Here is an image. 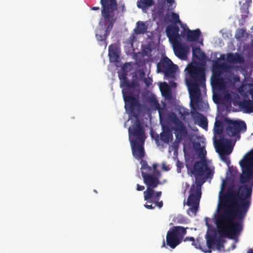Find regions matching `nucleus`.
Listing matches in <instances>:
<instances>
[{
  "mask_svg": "<svg viewBox=\"0 0 253 253\" xmlns=\"http://www.w3.org/2000/svg\"><path fill=\"white\" fill-rule=\"evenodd\" d=\"M166 9L165 2L163 3H159L157 5V12L160 16L163 15Z\"/></svg>",
  "mask_w": 253,
  "mask_h": 253,
  "instance_id": "nucleus-34",
  "label": "nucleus"
},
{
  "mask_svg": "<svg viewBox=\"0 0 253 253\" xmlns=\"http://www.w3.org/2000/svg\"><path fill=\"white\" fill-rule=\"evenodd\" d=\"M242 173L240 175V182H247L250 178L253 170V149L247 153L240 161Z\"/></svg>",
  "mask_w": 253,
  "mask_h": 253,
  "instance_id": "nucleus-7",
  "label": "nucleus"
},
{
  "mask_svg": "<svg viewBox=\"0 0 253 253\" xmlns=\"http://www.w3.org/2000/svg\"><path fill=\"white\" fill-rule=\"evenodd\" d=\"M147 26L142 21H138L136 23L134 32L136 35L143 34L147 31Z\"/></svg>",
  "mask_w": 253,
  "mask_h": 253,
  "instance_id": "nucleus-28",
  "label": "nucleus"
},
{
  "mask_svg": "<svg viewBox=\"0 0 253 253\" xmlns=\"http://www.w3.org/2000/svg\"><path fill=\"white\" fill-rule=\"evenodd\" d=\"M191 115L196 123L202 128L207 129L208 122L207 118L201 113L196 111L191 112Z\"/></svg>",
  "mask_w": 253,
  "mask_h": 253,
  "instance_id": "nucleus-18",
  "label": "nucleus"
},
{
  "mask_svg": "<svg viewBox=\"0 0 253 253\" xmlns=\"http://www.w3.org/2000/svg\"><path fill=\"white\" fill-rule=\"evenodd\" d=\"M208 217H206V225L208 226H209V225L207 222V220H208Z\"/></svg>",
  "mask_w": 253,
  "mask_h": 253,
  "instance_id": "nucleus-58",
  "label": "nucleus"
},
{
  "mask_svg": "<svg viewBox=\"0 0 253 253\" xmlns=\"http://www.w3.org/2000/svg\"><path fill=\"white\" fill-rule=\"evenodd\" d=\"M184 242H186V241H191V242H193V244H195V239L194 237H186L184 239Z\"/></svg>",
  "mask_w": 253,
  "mask_h": 253,
  "instance_id": "nucleus-49",
  "label": "nucleus"
},
{
  "mask_svg": "<svg viewBox=\"0 0 253 253\" xmlns=\"http://www.w3.org/2000/svg\"><path fill=\"white\" fill-rule=\"evenodd\" d=\"M177 69V66L167 57L163 58L157 65V72L163 73L165 77L168 78L174 77Z\"/></svg>",
  "mask_w": 253,
  "mask_h": 253,
  "instance_id": "nucleus-9",
  "label": "nucleus"
},
{
  "mask_svg": "<svg viewBox=\"0 0 253 253\" xmlns=\"http://www.w3.org/2000/svg\"><path fill=\"white\" fill-rule=\"evenodd\" d=\"M99 9H100V8L98 6H94V7H92L91 8V9L92 10H99Z\"/></svg>",
  "mask_w": 253,
  "mask_h": 253,
  "instance_id": "nucleus-55",
  "label": "nucleus"
},
{
  "mask_svg": "<svg viewBox=\"0 0 253 253\" xmlns=\"http://www.w3.org/2000/svg\"><path fill=\"white\" fill-rule=\"evenodd\" d=\"M188 171L194 176L205 175L206 178L213 175L212 171L205 161H199L195 163L193 168H187Z\"/></svg>",
  "mask_w": 253,
  "mask_h": 253,
  "instance_id": "nucleus-11",
  "label": "nucleus"
},
{
  "mask_svg": "<svg viewBox=\"0 0 253 253\" xmlns=\"http://www.w3.org/2000/svg\"><path fill=\"white\" fill-rule=\"evenodd\" d=\"M163 169L166 170V171H168L169 170V168H168L167 166H166L165 165H163V168H162Z\"/></svg>",
  "mask_w": 253,
  "mask_h": 253,
  "instance_id": "nucleus-54",
  "label": "nucleus"
},
{
  "mask_svg": "<svg viewBox=\"0 0 253 253\" xmlns=\"http://www.w3.org/2000/svg\"><path fill=\"white\" fill-rule=\"evenodd\" d=\"M130 144L134 157L137 160H141V161L143 160L145 155L143 144L136 140H130Z\"/></svg>",
  "mask_w": 253,
  "mask_h": 253,
  "instance_id": "nucleus-15",
  "label": "nucleus"
},
{
  "mask_svg": "<svg viewBox=\"0 0 253 253\" xmlns=\"http://www.w3.org/2000/svg\"><path fill=\"white\" fill-rule=\"evenodd\" d=\"M181 27L183 28V30L181 32L180 37H182V38H184L185 37H186V32L187 31V27H185L183 25H181Z\"/></svg>",
  "mask_w": 253,
  "mask_h": 253,
  "instance_id": "nucleus-43",
  "label": "nucleus"
},
{
  "mask_svg": "<svg viewBox=\"0 0 253 253\" xmlns=\"http://www.w3.org/2000/svg\"><path fill=\"white\" fill-rule=\"evenodd\" d=\"M192 245L194 246L196 249H201V245H200V240L199 238H197L196 241H195V244L192 242Z\"/></svg>",
  "mask_w": 253,
  "mask_h": 253,
  "instance_id": "nucleus-46",
  "label": "nucleus"
},
{
  "mask_svg": "<svg viewBox=\"0 0 253 253\" xmlns=\"http://www.w3.org/2000/svg\"><path fill=\"white\" fill-rule=\"evenodd\" d=\"M246 93L250 95L253 100V84H248L245 86Z\"/></svg>",
  "mask_w": 253,
  "mask_h": 253,
  "instance_id": "nucleus-35",
  "label": "nucleus"
},
{
  "mask_svg": "<svg viewBox=\"0 0 253 253\" xmlns=\"http://www.w3.org/2000/svg\"><path fill=\"white\" fill-rule=\"evenodd\" d=\"M175 149H177V147H178V143L177 142H174L173 143V146H172Z\"/></svg>",
  "mask_w": 253,
  "mask_h": 253,
  "instance_id": "nucleus-56",
  "label": "nucleus"
},
{
  "mask_svg": "<svg viewBox=\"0 0 253 253\" xmlns=\"http://www.w3.org/2000/svg\"><path fill=\"white\" fill-rule=\"evenodd\" d=\"M247 126L244 121H237L229 120L227 121L225 131L229 136H235L241 131H245Z\"/></svg>",
  "mask_w": 253,
  "mask_h": 253,
  "instance_id": "nucleus-14",
  "label": "nucleus"
},
{
  "mask_svg": "<svg viewBox=\"0 0 253 253\" xmlns=\"http://www.w3.org/2000/svg\"><path fill=\"white\" fill-rule=\"evenodd\" d=\"M168 119L174 126L175 135L176 138L180 141L187 134L186 127L183 123L177 117L176 115L172 112L169 114Z\"/></svg>",
  "mask_w": 253,
  "mask_h": 253,
  "instance_id": "nucleus-10",
  "label": "nucleus"
},
{
  "mask_svg": "<svg viewBox=\"0 0 253 253\" xmlns=\"http://www.w3.org/2000/svg\"><path fill=\"white\" fill-rule=\"evenodd\" d=\"M144 207L149 210H153L155 208V206H153L152 205H148V204H145Z\"/></svg>",
  "mask_w": 253,
  "mask_h": 253,
  "instance_id": "nucleus-52",
  "label": "nucleus"
},
{
  "mask_svg": "<svg viewBox=\"0 0 253 253\" xmlns=\"http://www.w3.org/2000/svg\"><path fill=\"white\" fill-rule=\"evenodd\" d=\"M100 3L101 17L99 24L104 29L105 33L103 35L102 33H96L95 36L97 40L101 42L100 44L105 48L107 45V38L118 19V5L116 0H100Z\"/></svg>",
  "mask_w": 253,
  "mask_h": 253,
  "instance_id": "nucleus-3",
  "label": "nucleus"
},
{
  "mask_svg": "<svg viewBox=\"0 0 253 253\" xmlns=\"http://www.w3.org/2000/svg\"><path fill=\"white\" fill-rule=\"evenodd\" d=\"M166 1L168 10H172L175 7V2L174 0H165Z\"/></svg>",
  "mask_w": 253,
  "mask_h": 253,
  "instance_id": "nucleus-38",
  "label": "nucleus"
},
{
  "mask_svg": "<svg viewBox=\"0 0 253 253\" xmlns=\"http://www.w3.org/2000/svg\"><path fill=\"white\" fill-rule=\"evenodd\" d=\"M245 62L244 57L239 53H235L234 63L243 64Z\"/></svg>",
  "mask_w": 253,
  "mask_h": 253,
  "instance_id": "nucleus-36",
  "label": "nucleus"
},
{
  "mask_svg": "<svg viewBox=\"0 0 253 253\" xmlns=\"http://www.w3.org/2000/svg\"><path fill=\"white\" fill-rule=\"evenodd\" d=\"M193 56L197 59L202 60L206 57L205 54L201 51L199 47H195L193 48Z\"/></svg>",
  "mask_w": 253,
  "mask_h": 253,
  "instance_id": "nucleus-31",
  "label": "nucleus"
},
{
  "mask_svg": "<svg viewBox=\"0 0 253 253\" xmlns=\"http://www.w3.org/2000/svg\"><path fill=\"white\" fill-rule=\"evenodd\" d=\"M200 176H195V182L191 185V186H194V190L199 192H201V186L205 182Z\"/></svg>",
  "mask_w": 253,
  "mask_h": 253,
  "instance_id": "nucleus-32",
  "label": "nucleus"
},
{
  "mask_svg": "<svg viewBox=\"0 0 253 253\" xmlns=\"http://www.w3.org/2000/svg\"><path fill=\"white\" fill-rule=\"evenodd\" d=\"M247 253H253V249L249 250Z\"/></svg>",
  "mask_w": 253,
  "mask_h": 253,
  "instance_id": "nucleus-57",
  "label": "nucleus"
},
{
  "mask_svg": "<svg viewBox=\"0 0 253 253\" xmlns=\"http://www.w3.org/2000/svg\"><path fill=\"white\" fill-rule=\"evenodd\" d=\"M201 31L199 29L191 30L187 29L186 32V39L188 42H193L196 41L200 37Z\"/></svg>",
  "mask_w": 253,
  "mask_h": 253,
  "instance_id": "nucleus-22",
  "label": "nucleus"
},
{
  "mask_svg": "<svg viewBox=\"0 0 253 253\" xmlns=\"http://www.w3.org/2000/svg\"><path fill=\"white\" fill-rule=\"evenodd\" d=\"M240 106L246 113L253 112V100H244L240 103Z\"/></svg>",
  "mask_w": 253,
  "mask_h": 253,
  "instance_id": "nucleus-24",
  "label": "nucleus"
},
{
  "mask_svg": "<svg viewBox=\"0 0 253 253\" xmlns=\"http://www.w3.org/2000/svg\"><path fill=\"white\" fill-rule=\"evenodd\" d=\"M141 164V175L143 179V182L147 186L146 190L144 191V199L145 201H148L152 198L155 193L154 189L156 188L162 183L154 175L152 169L148 165L147 162L143 160L140 162Z\"/></svg>",
  "mask_w": 253,
  "mask_h": 253,
  "instance_id": "nucleus-5",
  "label": "nucleus"
},
{
  "mask_svg": "<svg viewBox=\"0 0 253 253\" xmlns=\"http://www.w3.org/2000/svg\"><path fill=\"white\" fill-rule=\"evenodd\" d=\"M235 54L229 53L227 54V60L230 63H234Z\"/></svg>",
  "mask_w": 253,
  "mask_h": 253,
  "instance_id": "nucleus-41",
  "label": "nucleus"
},
{
  "mask_svg": "<svg viewBox=\"0 0 253 253\" xmlns=\"http://www.w3.org/2000/svg\"><path fill=\"white\" fill-rule=\"evenodd\" d=\"M228 167V171L231 176H234L236 174V170L234 169L233 167Z\"/></svg>",
  "mask_w": 253,
  "mask_h": 253,
  "instance_id": "nucleus-47",
  "label": "nucleus"
},
{
  "mask_svg": "<svg viewBox=\"0 0 253 253\" xmlns=\"http://www.w3.org/2000/svg\"><path fill=\"white\" fill-rule=\"evenodd\" d=\"M223 67V65L220 64L217 62H215L213 66V75L214 78L213 79V83L217 86L221 85L222 82V79L220 78L221 74V69Z\"/></svg>",
  "mask_w": 253,
  "mask_h": 253,
  "instance_id": "nucleus-19",
  "label": "nucleus"
},
{
  "mask_svg": "<svg viewBox=\"0 0 253 253\" xmlns=\"http://www.w3.org/2000/svg\"><path fill=\"white\" fill-rule=\"evenodd\" d=\"M172 137L173 135L169 128L167 126H164L163 131L160 133V136L156 134L155 139L156 142H159V140H161L164 143L168 144Z\"/></svg>",
  "mask_w": 253,
  "mask_h": 253,
  "instance_id": "nucleus-17",
  "label": "nucleus"
},
{
  "mask_svg": "<svg viewBox=\"0 0 253 253\" xmlns=\"http://www.w3.org/2000/svg\"><path fill=\"white\" fill-rule=\"evenodd\" d=\"M214 142L215 144L217 152L219 154L220 159L224 162L227 166H230V161L229 158L227 156L232 151L231 141L224 136H220L218 140H214Z\"/></svg>",
  "mask_w": 253,
  "mask_h": 253,
  "instance_id": "nucleus-6",
  "label": "nucleus"
},
{
  "mask_svg": "<svg viewBox=\"0 0 253 253\" xmlns=\"http://www.w3.org/2000/svg\"><path fill=\"white\" fill-rule=\"evenodd\" d=\"M207 240V245L209 250L206 253H211V249H215V244L218 239L215 235L207 234L206 237Z\"/></svg>",
  "mask_w": 253,
  "mask_h": 253,
  "instance_id": "nucleus-23",
  "label": "nucleus"
},
{
  "mask_svg": "<svg viewBox=\"0 0 253 253\" xmlns=\"http://www.w3.org/2000/svg\"><path fill=\"white\" fill-rule=\"evenodd\" d=\"M145 83L147 86H149L150 85V84L147 83L146 81H145Z\"/></svg>",
  "mask_w": 253,
  "mask_h": 253,
  "instance_id": "nucleus-59",
  "label": "nucleus"
},
{
  "mask_svg": "<svg viewBox=\"0 0 253 253\" xmlns=\"http://www.w3.org/2000/svg\"><path fill=\"white\" fill-rule=\"evenodd\" d=\"M246 31L243 29L239 28L237 30L235 37L237 39H240L244 37Z\"/></svg>",
  "mask_w": 253,
  "mask_h": 253,
  "instance_id": "nucleus-39",
  "label": "nucleus"
},
{
  "mask_svg": "<svg viewBox=\"0 0 253 253\" xmlns=\"http://www.w3.org/2000/svg\"><path fill=\"white\" fill-rule=\"evenodd\" d=\"M171 21L175 24L180 23L181 24V22L179 19V17L178 14L172 12L171 13Z\"/></svg>",
  "mask_w": 253,
  "mask_h": 253,
  "instance_id": "nucleus-40",
  "label": "nucleus"
},
{
  "mask_svg": "<svg viewBox=\"0 0 253 253\" xmlns=\"http://www.w3.org/2000/svg\"><path fill=\"white\" fill-rule=\"evenodd\" d=\"M162 247H165V242L164 240V242H163V244Z\"/></svg>",
  "mask_w": 253,
  "mask_h": 253,
  "instance_id": "nucleus-62",
  "label": "nucleus"
},
{
  "mask_svg": "<svg viewBox=\"0 0 253 253\" xmlns=\"http://www.w3.org/2000/svg\"><path fill=\"white\" fill-rule=\"evenodd\" d=\"M108 50V55L110 62H118L119 58V52L116 47V45L114 44H111L109 46Z\"/></svg>",
  "mask_w": 253,
  "mask_h": 253,
  "instance_id": "nucleus-20",
  "label": "nucleus"
},
{
  "mask_svg": "<svg viewBox=\"0 0 253 253\" xmlns=\"http://www.w3.org/2000/svg\"><path fill=\"white\" fill-rule=\"evenodd\" d=\"M221 246H222V245L220 243V242L219 240L217 239V240L216 241V244H215V247H216V249L220 250V247Z\"/></svg>",
  "mask_w": 253,
  "mask_h": 253,
  "instance_id": "nucleus-51",
  "label": "nucleus"
},
{
  "mask_svg": "<svg viewBox=\"0 0 253 253\" xmlns=\"http://www.w3.org/2000/svg\"><path fill=\"white\" fill-rule=\"evenodd\" d=\"M148 102L152 107H154L155 109L158 111L160 118L161 119L162 117V110L163 109L161 108L160 105L156 97L153 96L149 97L148 99Z\"/></svg>",
  "mask_w": 253,
  "mask_h": 253,
  "instance_id": "nucleus-25",
  "label": "nucleus"
},
{
  "mask_svg": "<svg viewBox=\"0 0 253 253\" xmlns=\"http://www.w3.org/2000/svg\"><path fill=\"white\" fill-rule=\"evenodd\" d=\"M176 167L177 172L178 173H180L181 172V169L183 168L184 167L183 163L180 162L179 161H177L176 163Z\"/></svg>",
  "mask_w": 253,
  "mask_h": 253,
  "instance_id": "nucleus-44",
  "label": "nucleus"
},
{
  "mask_svg": "<svg viewBox=\"0 0 253 253\" xmlns=\"http://www.w3.org/2000/svg\"><path fill=\"white\" fill-rule=\"evenodd\" d=\"M225 181H223L219 196L218 203L213 220L218 233L221 237L234 239L242 229L239 222L234 221L236 218H241V212H238L239 204L238 190L224 193Z\"/></svg>",
  "mask_w": 253,
  "mask_h": 253,
  "instance_id": "nucleus-1",
  "label": "nucleus"
},
{
  "mask_svg": "<svg viewBox=\"0 0 253 253\" xmlns=\"http://www.w3.org/2000/svg\"><path fill=\"white\" fill-rule=\"evenodd\" d=\"M130 66V64L128 63H125L122 67L123 71L128 72V70L127 69V67Z\"/></svg>",
  "mask_w": 253,
  "mask_h": 253,
  "instance_id": "nucleus-48",
  "label": "nucleus"
},
{
  "mask_svg": "<svg viewBox=\"0 0 253 253\" xmlns=\"http://www.w3.org/2000/svg\"><path fill=\"white\" fill-rule=\"evenodd\" d=\"M161 195H162L161 191L156 192L155 191V193H154L153 197L147 201L149 203H153V201L152 200L154 199L155 200V202L154 203L155 204V207L157 206L160 209L163 206V201H159Z\"/></svg>",
  "mask_w": 253,
  "mask_h": 253,
  "instance_id": "nucleus-26",
  "label": "nucleus"
},
{
  "mask_svg": "<svg viewBox=\"0 0 253 253\" xmlns=\"http://www.w3.org/2000/svg\"><path fill=\"white\" fill-rule=\"evenodd\" d=\"M179 31V28L176 25H170L167 27V36L171 42H176L180 39Z\"/></svg>",
  "mask_w": 253,
  "mask_h": 253,
  "instance_id": "nucleus-16",
  "label": "nucleus"
},
{
  "mask_svg": "<svg viewBox=\"0 0 253 253\" xmlns=\"http://www.w3.org/2000/svg\"><path fill=\"white\" fill-rule=\"evenodd\" d=\"M186 234V228L182 226H175L171 230L168 231L166 236L167 245L172 249H174L182 241Z\"/></svg>",
  "mask_w": 253,
  "mask_h": 253,
  "instance_id": "nucleus-8",
  "label": "nucleus"
},
{
  "mask_svg": "<svg viewBox=\"0 0 253 253\" xmlns=\"http://www.w3.org/2000/svg\"><path fill=\"white\" fill-rule=\"evenodd\" d=\"M252 189L247 185H243L239 187L238 189L239 199L241 201L239 205V212H246L249 207V203L246 200L251 196Z\"/></svg>",
  "mask_w": 253,
  "mask_h": 253,
  "instance_id": "nucleus-12",
  "label": "nucleus"
},
{
  "mask_svg": "<svg viewBox=\"0 0 253 253\" xmlns=\"http://www.w3.org/2000/svg\"><path fill=\"white\" fill-rule=\"evenodd\" d=\"M189 113L188 112H184V114H183L182 115H188Z\"/></svg>",
  "mask_w": 253,
  "mask_h": 253,
  "instance_id": "nucleus-60",
  "label": "nucleus"
},
{
  "mask_svg": "<svg viewBox=\"0 0 253 253\" xmlns=\"http://www.w3.org/2000/svg\"><path fill=\"white\" fill-rule=\"evenodd\" d=\"M122 92L126 111L129 112L130 116H132L135 118L133 124L128 128L129 140H136L137 142L144 144L146 136L144 128L138 119L139 102L136 97L131 95L128 89H123Z\"/></svg>",
  "mask_w": 253,
  "mask_h": 253,
  "instance_id": "nucleus-2",
  "label": "nucleus"
},
{
  "mask_svg": "<svg viewBox=\"0 0 253 253\" xmlns=\"http://www.w3.org/2000/svg\"><path fill=\"white\" fill-rule=\"evenodd\" d=\"M154 4L153 0H138L137 6L143 10L147 9Z\"/></svg>",
  "mask_w": 253,
  "mask_h": 253,
  "instance_id": "nucleus-27",
  "label": "nucleus"
},
{
  "mask_svg": "<svg viewBox=\"0 0 253 253\" xmlns=\"http://www.w3.org/2000/svg\"><path fill=\"white\" fill-rule=\"evenodd\" d=\"M136 85V83L134 81L130 82L127 78L124 79L120 80V87L123 88L127 87L128 89L134 88Z\"/></svg>",
  "mask_w": 253,
  "mask_h": 253,
  "instance_id": "nucleus-29",
  "label": "nucleus"
},
{
  "mask_svg": "<svg viewBox=\"0 0 253 253\" xmlns=\"http://www.w3.org/2000/svg\"><path fill=\"white\" fill-rule=\"evenodd\" d=\"M207 152L204 149L201 148L199 153V156L201 159L202 161L206 160V155Z\"/></svg>",
  "mask_w": 253,
  "mask_h": 253,
  "instance_id": "nucleus-42",
  "label": "nucleus"
},
{
  "mask_svg": "<svg viewBox=\"0 0 253 253\" xmlns=\"http://www.w3.org/2000/svg\"><path fill=\"white\" fill-rule=\"evenodd\" d=\"M127 73L126 72L122 71L121 73H119L118 76L120 80L127 78Z\"/></svg>",
  "mask_w": 253,
  "mask_h": 253,
  "instance_id": "nucleus-45",
  "label": "nucleus"
},
{
  "mask_svg": "<svg viewBox=\"0 0 253 253\" xmlns=\"http://www.w3.org/2000/svg\"><path fill=\"white\" fill-rule=\"evenodd\" d=\"M177 222L178 223H183L185 222V220L184 218L181 217L180 219H177Z\"/></svg>",
  "mask_w": 253,
  "mask_h": 253,
  "instance_id": "nucleus-53",
  "label": "nucleus"
},
{
  "mask_svg": "<svg viewBox=\"0 0 253 253\" xmlns=\"http://www.w3.org/2000/svg\"><path fill=\"white\" fill-rule=\"evenodd\" d=\"M162 94L164 97L168 99H170L172 97V93L168 85L165 83L163 87L160 88Z\"/></svg>",
  "mask_w": 253,
  "mask_h": 253,
  "instance_id": "nucleus-30",
  "label": "nucleus"
},
{
  "mask_svg": "<svg viewBox=\"0 0 253 253\" xmlns=\"http://www.w3.org/2000/svg\"><path fill=\"white\" fill-rule=\"evenodd\" d=\"M124 9H125V6L123 5L122 6V11H124Z\"/></svg>",
  "mask_w": 253,
  "mask_h": 253,
  "instance_id": "nucleus-61",
  "label": "nucleus"
},
{
  "mask_svg": "<svg viewBox=\"0 0 253 253\" xmlns=\"http://www.w3.org/2000/svg\"><path fill=\"white\" fill-rule=\"evenodd\" d=\"M145 187L143 185H140L139 184H137L136 185V190L137 191H143L144 190Z\"/></svg>",
  "mask_w": 253,
  "mask_h": 253,
  "instance_id": "nucleus-50",
  "label": "nucleus"
},
{
  "mask_svg": "<svg viewBox=\"0 0 253 253\" xmlns=\"http://www.w3.org/2000/svg\"><path fill=\"white\" fill-rule=\"evenodd\" d=\"M214 135H221L223 131V126L221 122L216 121L214 123L213 128Z\"/></svg>",
  "mask_w": 253,
  "mask_h": 253,
  "instance_id": "nucleus-33",
  "label": "nucleus"
},
{
  "mask_svg": "<svg viewBox=\"0 0 253 253\" xmlns=\"http://www.w3.org/2000/svg\"><path fill=\"white\" fill-rule=\"evenodd\" d=\"M173 44V50L175 55L180 58H182L186 56V51L183 45L179 42V41L176 42H172Z\"/></svg>",
  "mask_w": 253,
  "mask_h": 253,
  "instance_id": "nucleus-21",
  "label": "nucleus"
},
{
  "mask_svg": "<svg viewBox=\"0 0 253 253\" xmlns=\"http://www.w3.org/2000/svg\"><path fill=\"white\" fill-rule=\"evenodd\" d=\"M157 167H158L157 164H154L152 165V171H153L154 175H155V176H156V177H158V180H160V179L161 177V172L159 170L157 169Z\"/></svg>",
  "mask_w": 253,
  "mask_h": 253,
  "instance_id": "nucleus-37",
  "label": "nucleus"
},
{
  "mask_svg": "<svg viewBox=\"0 0 253 253\" xmlns=\"http://www.w3.org/2000/svg\"><path fill=\"white\" fill-rule=\"evenodd\" d=\"M201 195V192L194 190V186H191L189 190V195L186 202V205L191 207L188 209V213L189 211H190L194 215L196 214L198 210Z\"/></svg>",
  "mask_w": 253,
  "mask_h": 253,
  "instance_id": "nucleus-13",
  "label": "nucleus"
},
{
  "mask_svg": "<svg viewBox=\"0 0 253 253\" xmlns=\"http://www.w3.org/2000/svg\"><path fill=\"white\" fill-rule=\"evenodd\" d=\"M185 70L187 71L185 82L188 88L191 101L197 103L201 97L200 87L203 91L206 89L205 70L201 66L190 64Z\"/></svg>",
  "mask_w": 253,
  "mask_h": 253,
  "instance_id": "nucleus-4",
  "label": "nucleus"
}]
</instances>
